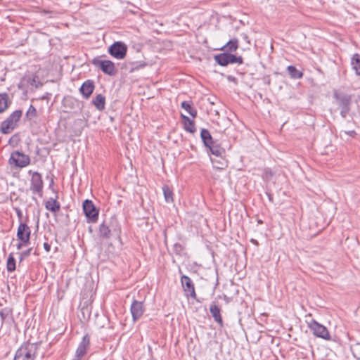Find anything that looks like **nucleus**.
Returning a JSON list of instances; mask_svg holds the SVG:
<instances>
[{
  "instance_id": "a211bd4d",
  "label": "nucleus",
  "mask_w": 360,
  "mask_h": 360,
  "mask_svg": "<svg viewBox=\"0 0 360 360\" xmlns=\"http://www.w3.org/2000/svg\"><path fill=\"white\" fill-rule=\"evenodd\" d=\"M239 46L238 40L236 38L230 39L221 49L226 53H233L237 51Z\"/></svg>"
},
{
  "instance_id": "423d86ee",
  "label": "nucleus",
  "mask_w": 360,
  "mask_h": 360,
  "mask_svg": "<svg viewBox=\"0 0 360 360\" xmlns=\"http://www.w3.org/2000/svg\"><path fill=\"white\" fill-rule=\"evenodd\" d=\"M44 183L41 175L38 172H34L30 180V190L32 193L38 194L41 198L43 195Z\"/></svg>"
},
{
  "instance_id": "4be33fe9",
  "label": "nucleus",
  "mask_w": 360,
  "mask_h": 360,
  "mask_svg": "<svg viewBox=\"0 0 360 360\" xmlns=\"http://www.w3.org/2000/svg\"><path fill=\"white\" fill-rule=\"evenodd\" d=\"M93 105L98 110H103L105 108V98L102 94H98L92 101Z\"/></svg>"
},
{
  "instance_id": "9b49d317",
  "label": "nucleus",
  "mask_w": 360,
  "mask_h": 360,
  "mask_svg": "<svg viewBox=\"0 0 360 360\" xmlns=\"http://www.w3.org/2000/svg\"><path fill=\"white\" fill-rule=\"evenodd\" d=\"M31 231L25 223H20L17 231V238L24 244L30 243Z\"/></svg>"
},
{
  "instance_id": "bb28decb",
  "label": "nucleus",
  "mask_w": 360,
  "mask_h": 360,
  "mask_svg": "<svg viewBox=\"0 0 360 360\" xmlns=\"http://www.w3.org/2000/svg\"><path fill=\"white\" fill-rule=\"evenodd\" d=\"M126 68L129 70L130 72H134V70H139L140 68H143L146 66V63L145 62H132L125 63Z\"/></svg>"
},
{
  "instance_id": "412c9836",
  "label": "nucleus",
  "mask_w": 360,
  "mask_h": 360,
  "mask_svg": "<svg viewBox=\"0 0 360 360\" xmlns=\"http://www.w3.org/2000/svg\"><path fill=\"white\" fill-rule=\"evenodd\" d=\"M181 118L184 121L185 130L193 134L196 130L194 121L184 115H181Z\"/></svg>"
},
{
  "instance_id": "f03ea898",
  "label": "nucleus",
  "mask_w": 360,
  "mask_h": 360,
  "mask_svg": "<svg viewBox=\"0 0 360 360\" xmlns=\"http://www.w3.org/2000/svg\"><path fill=\"white\" fill-rule=\"evenodd\" d=\"M22 111L16 110L13 112L1 124L0 131L3 134H8L18 127V122L22 117Z\"/></svg>"
},
{
  "instance_id": "ddd939ff",
  "label": "nucleus",
  "mask_w": 360,
  "mask_h": 360,
  "mask_svg": "<svg viewBox=\"0 0 360 360\" xmlns=\"http://www.w3.org/2000/svg\"><path fill=\"white\" fill-rule=\"evenodd\" d=\"M235 55L232 53L224 52L214 56L215 61L221 66H226L234 63Z\"/></svg>"
},
{
  "instance_id": "ea45409f",
  "label": "nucleus",
  "mask_w": 360,
  "mask_h": 360,
  "mask_svg": "<svg viewBox=\"0 0 360 360\" xmlns=\"http://www.w3.org/2000/svg\"><path fill=\"white\" fill-rule=\"evenodd\" d=\"M15 210L16 212L18 217L20 220L22 217V212L21 210L18 207H16V208H15Z\"/></svg>"
},
{
  "instance_id": "c756f323",
  "label": "nucleus",
  "mask_w": 360,
  "mask_h": 360,
  "mask_svg": "<svg viewBox=\"0 0 360 360\" xmlns=\"http://www.w3.org/2000/svg\"><path fill=\"white\" fill-rule=\"evenodd\" d=\"M162 191H163L165 201L167 202H173V192H172V190L169 187V186L164 185L162 186Z\"/></svg>"
},
{
  "instance_id": "58836bf2",
  "label": "nucleus",
  "mask_w": 360,
  "mask_h": 360,
  "mask_svg": "<svg viewBox=\"0 0 360 360\" xmlns=\"http://www.w3.org/2000/svg\"><path fill=\"white\" fill-rule=\"evenodd\" d=\"M243 63V59L241 56H235L234 63L242 64Z\"/></svg>"
},
{
  "instance_id": "e433bc0d",
  "label": "nucleus",
  "mask_w": 360,
  "mask_h": 360,
  "mask_svg": "<svg viewBox=\"0 0 360 360\" xmlns=\"http://www.w3.org/2000/svg\"><path fill=\"white\" fill-rule=\"evenodd\" d=\"M32 248H29L27 250L23 251L20 254V260L22 261L25 257H27L30 255Z\"/></svg>"
},
{
  "instance_id": "0eeeda50",
  "label": "nucleus",
  "mask_w": 360,
  "mask_h": 360,
  "mask_svg": "<svg viewBox=\"0 0 360 360\" xmlns=\"http://www.w3.org/2000/svg\"><path fill=\"white\" fill-rule=\"evenodd\" d=\"M127 47L122 41H115L108 48V53L116 59H123L127 54Z\"/></svg>"
},
{
  "instance_id": "a19ab883",
  "label": "nucleus",
  "mask_w": 360,
  "mask_h": 360,
  "mask_svg": "<svg viewBox=\"0 0 360 360\" xmlns=\"http://www.w3.org/2000/svg\"><path fill=\"white\" fill-rule=\"evenodd\" d=\"M18 140V135L14 134L9 140V143H12L13 141H17Z\"/></svg>"
},
{
  "instance_id": "2f4dec72",
  "label": "nucleus",
  "mask_w": 360,
  "mask_h": 360,
  "mask_svg": "<svg viewBox=\"0 0 360 360\" xmlns=\"http://www.w3.org/2000/svg\"><path fill=\"white\" fill-rule=\"evenodd\" d=\"M26 118L28 120H32L34 117L37 116V112L35 107L32 105H30L26 114H25Z\"/></svg>"
},
{
  "instance_id": "7c9ffc66",
  "label": "nucleus",
  "mask_w": 360,
  "mask_h": 360,
  "mask_svg": "<svg viewBox=\"0 0 360 360\" xmlns=\"http://www.w3.org/2000/svg\"><path fill=\"white\" fill-rule=\"evenodd\" d=\"M6 268L8 272L15 270V259L13 253H10L7 259Z\"/></svg>"
},
{
  "instance_id": "b1692460",
  "label": "nucleus",
  "mask_w": 360,
  "mask_h": 360,
  "mask_svg": "<svg viewBox=\"0 0 360 360\" xmlns=\"http://www.w3.org/2000/svg\"><path fill=\"white\" fill-rule=\"evenodd\" d=\"M9 96L7 93H0V113L4 112L9 105Z\"/></svg>"
},
{
  "instance_id": "5701e85b",
  "label": "nucleus",
  "mask_w": 360,
  "mask_h": 360,
  "mask_svg": "<svg viewBox=\"0 0 360 360\" xmlns=\"http://www.w3.org/2000/svg\"><path fill=\"white\" fill-rule=\"evenodd\" d=\"M45 207L46 210L54 213L58 212L60 209V203L56 199L53 198H51L46 202Z\"/></svg>"
},
{
  "instance_id": "c03bdc74",
  "label": "nucleus",
  "mask_w": 360,
  "mask_h": 360,
  "mask_svg": "<svg viewBox=\"0 0 360 360\" xmlns=\"http://www.w3.org/2000/svg\"><path fill=\"white\" fill-rule=\"evenodd\" d=\"M53 184H54L53 179H51L50 184H49V188L53 190Z\"/></svg>"
},
{
  "instance_id": "f704fd0d",
  "label": "nucleus",
  "mask_w": 360,
  "mask_h": 360,
  "mask_svg": "<svg viewBox=\"0 0 360 360\" xmlns=\"http://www.w3.org/2000/svg\"><path fill=\"white\" fill-rule=\"evenodd\" d=\"M356 132L355 130L352 129V130H342L340 131V136L342 138H344V136L345 135H348L351 137H355L356 136Z\"/></svg>"
},
{
  "instance_id": "7ed1b4c3",
  "label": "nucleus",
  "mask_w": 360,
  "mask_h": 360,
  "mask_svg": "<svg viewBox=\"0 0 360 360\" xmlns=\"http://www.w3.org/2000/svg\"><path fill=\"white\" fill-rule=\"evenodd\" d=\"M333 97L336 99L337 104L340 108V115L345 118L350 111V105L352 103V96L344 93L335 91Z\"/></svg>"
},
{
  "instance_id": "f8f14e48",
  "label": "nucleus",
  "mask_w": 360,
  "mask_h": 360,
  "mask_svg": "<svg viewBox=\"0 0 360 360\" xmlns=\"http://www.w3.org/2000/svg\"><path fill=\"white\" fill-rule=\"evenodd\" d=\"M90 346V338L88 334H86L81 342L79 343L75 354V358L72 360H81V358L84 356Z\"/></svg>"
},
{
  "instance_id": "de8ad7c7",
  "label": "nucleus",
  "mask_w": 360,
  "mask_h": 360,
  "mask_svg": "<svg viewBox=\"0 0 360 360\" xmlns=\"http://www.w3.org/2000/svg\"><path fill=\"white\" fill-rule=\"evenodd\" d=\"M251 242H252V243H254V244L257 245H258V242H257L256 240H255V239H252V240H251Z\"/></svg>"
},
{
  "instance_id": "6ab92c4d",
  "label": "nucleus",
  "mask_w": 360,
  "mask_h": 360,
  "mask_svg": "<svg viewBox=\"0 0 360 360\" xmlns=\"http://www.w3.org/2000/svg\"><path fill=\"white\" fill-rule=\"evenodd\" d=\"M200 137L205 146L207 148L215 142V141L213 140L210 131L206 129H201Z\"/></svg>"
},
{
  "instance_id": "72a5a7b5",
  "label": "nucleus",
  "mask_w": 360,
  "mask_h": 360,
  "mask_svg": "<svg viewBox=\"0 0 360 360\" xmlns=\"http://www.w3.org/2000/svg\"><path fill=\"white\" fill-rule=\"evenodd\" d=\"M184 249V246L179 243H175L173 246V251L177 255H181Z\"/></svg>"
},
{
  "instance_id": "393cba45",
  "label": "nucleus",
  "mask_w": 360,
  "mask_h": 360,
  "mask_svg": "<svg viewBox=\"0 0 360 360\" xmlns=\"http://www.w3.org/2000/svg\"><path fill=\"white\" fill-rule=\"evenodd\" d=\"M192 101H183L181 103V107L188 112V113L193 117L197 116V110L192 106Z\"/></svg>"
},
{
  "instance_id": "2eb2a0df",
  "label": "nucleus",
  "mask_w": 360,
  "mask_h": 360,
  "mask_svg": "<svg viewBox=\"0 0 360 360\" xmlns=\"http://www.w3.org/2000/svg\"><path fill=\"white\" fill-rule=\"evenodd\" d=\"M210 312L214 319V321L222 328L224 326V321L221 315V309L215 302H212L210 307Z\"/></svg>"
},
{
  "instance_id": "4c0bfd02",
  "label": "nucleus",
  "mask_w": 360,
  "mask_h": 360,
  "mask_svg": "<svg viewBox=\"0 0 360 360\" xmlns=\"http://www.w3.org/2000/svg\"><path fill=\"white\" fill-rule=\"evenodd\" d=\"M6 75L3 64L0 63V80L4 81V76Z\"/></svg>"
},
{
  "instance_id": "f3484780",
  "label": "nucleus",
  "mask_w": 360,
  "mask_h": 360,
  "mask_svg": "<svg viewBox=\"0 0 360 360\" xmlns=\"http://www.w3.org/2000/svg\"><path fill=\"white\" fill-rule=\"evenodd\" d=\"M0 317L1 319V323L11 324L13 322V310L10 307H5L0 310Z\"/></svg>"
},
{
  "instance_id": "c85d7f7f",
  "label": "nucleus",
  "mask_w": 360,
  "mask_h": 360,
  "mask_svg": "<svg viewBox=\"0 0 360 360\" xmlns=\"http://www.w3.org/2000/svg\"><path fill=\"white\" fill-rule=\"evenodd\" d=\"M99 233L101 237L108 239L111 236V231L109 229L108 226H107L105 222L102 223L99 226Z\"/></svg>"
},
{
  "instance_id": "4468645a",
  "label": "nucleus",
  "mask_w": 360,
  "mask_h": 360,
  "mask_svg": "<svg viewBox=\"0 0 360 360\" xmlns=\"http://www.w3.org/2000/svg\"><path fill=\"white\" fill-rule=\"evenodd\" d=\"M130 310L133 321H137L141 317L144 311L143 302L134 300L131 303Z\"/></svg>"
},
{
  "instance_id": "9d476101",
  "label": "nucleus",
  "mask_w": 360,
  "mask_h": 360,
  "mask_svg": "<svg viewBox=\"0 0 360 360\" xmlns=\"http://www.w3.org/2000/svg\"><path fill=\"white\" fill-rule=\"evenodd\" d=\"M181 282L186 296L188 297H191L193 299H196V293L195 291L194 284L191 279L188 276L183 275L181 277Z\"/></svg>"
},
{
  "instance_id": "39448f33",
  "label": "nucleus",
  "mask_w": 360,
  "mask_h": 360,
  "mask_svg": "<svg viewBox=\"0 0 360 360\" xmlns=\"http://www.w3.org/2000/svg\"><path fill=\"white\" fill-rule=\"evenodd\" d=\"M91 63L96 67L101 69V70L110 76H113L117 73V70L115 66V63L109 60H100L98 58H95L92 60Z\"/></svg>"
},
{
  "instance_id": "dca6fc26",
  "label": "nucleus",
  "mask_w": 360,
  "mask_h": 360,
  "mask_svg": "<svg viewBox=\"0 0 360 360\" xmlns=\"http://www.w3.org/2000/svg\"><path fill=\"white\" fill-rule=\"evenodd\" d=\"M94 88V82L92 80L88 79L82 84L79 89V91L83 97L87 99L92 94Z\"/></svg>"
},
{
  "instance_id": "6e6552de",
  "label": "nucleus",
  "mask_w": 360,
  "mask_h": 360,
  "mask_svg": "<svg viewBox=\"0 0 360 360\" xmlns=\"http://www.w3.org/2000/svg\"><path fill=\"white\" fill-rule=\"evenodd\" d=\"M9 161L11 164L22 168L30 163V158L27 155L16 150L11 153Z\"/></svg>"
},
{
  "instance_id": "c9c22d12",
  "label": "nucleus",
  "mask_w": 360,
  "mask_h": 360,
  "mask_svg": "<svg viewBox=\"0 0 360 360\" xmlns=\"http://www.w3.org/2000/svg\"><path fill=\"white\" fill-rule=\"evenodd\" d=\"M274 176V172L269 168H265L264 170L263 178L269 181Z\"/></svg>"
},
{
  "instance_id": "09e8293b",
  "label": "nucleus",
  "mask_w": 360,
  "mask_h": 360,
  "mask_svg": "<svg viewBox=\"0 0 360 360\" xmlns=\"http://www.w3.org/2000/svg\"><path fill=\"white\" fill-rule=\"evenodd\" d=\"M65 102H70V103H72L73 101L72 99H68V100H65Z\"/></svg>"
},
{
  "instance_id": "f257e3e1",
  "label": "nucleus",
  "mask_w": 360,
  "mask_h": 360,
  "mask_svg": "<svg viewBox=\"0 0 360 360\" xmlns=\"http://www.w3.org/2000/svg\"><path fill=\"white\" fill-rule=\"evenodd\" d=\"M41 342H27L21 345L15 352L13 360H34Z\"/></svg>"
},
{
  "instance_id": "473e14b6",
  "label": "nucleus",
  "mask_w": 360,
  "mask_h": 360,
  "mask_svg": "<svg viewBox=\"0 0 360 360\" xmlns=\"http://www.w3.org/2000/svg\"><path fill=\"white\" fill-rule=\"evenodd\" d=\"M353 356L356 359H360V343H356L350 347Z\"/></svg>"
},
{
  "instance_id": "79ce46f5",
  "label": "nucleus",
  "mask_w": 360,
  "mask_h": 360,
  "mask_svg": "<svg viewBox=\"0 0 360 360\" xmlns=\"http://www.w3.org/2000/svg\"><path fill=\"white\" fill-rule=\"evenodd\" d=\"M44 248L46 252H49L51 250V245L48 243H44Z\"/></svg>"
},
{
  "instance_id": "37998d69",
  "label": "nucleus",
  "mask_w": 360,
  "mask_h": 360,
  "mask_svg": "<svg viewBox=\"0 0 360 360\" xmlns=\"http://www.w3.org/2000/svg\"><path fill=\"white\" fill-rule=\"evenodd\" d=\"M228 80L234 83H237V79L233 76H228L227 77Z\"/></svg>"
},
{
  "instance_id": "aec40b11",
  "label": "nucleus",
  "mask_w": 360,
  "mask_h": 360,
  "mask_svg": "<svg viewBox=\"0 0 360 360\" xmlns=\"http://www.w3.org/2000/svg\"><path fill=\"white\" fill-rule=\"evenodd\" d=\"M209 151L216 157H222L225 154V150L217 142L213 143L207 148Z\"/></svg>"
},
{
  "instance_id": "a878e982",
  "label": "nucleus",
  "mask_w": 360,
  "mask_h": 360,
  "mask_svg": "<svg viewBox=\"0 0 360 360\" xmlns=\"http://www.w3.org/2000/svg\"><path fill=\"white\" fill-rule=\"evenodd\" d=\"M351 65L356 75H360V55L355 53L351 60Z\"/></svg>"
},
{
  "instance_id": "20e7f679",
  "label": "nucleus",
  "mask_w": 360,
  "mask_h": 360,
  "mask_svg": "<svg viewBox=\"0 0 360 360\" xmlns=\"http://www.w3.org/2000/svg\"><path fill=\"white\" fill-rule=\"evenodd\" d=\"M83 212L88 223H96L98 219V210L91 200H85L82 204Z\"/></svg>"
},
{
  "instance_id": "1a4fd4ad",
  "label": "nucleus",
  "mask_w": 360,
  "mask_h": 360,
  "mask_svg": "<svg viewBox=\"0 0 360 360\" xmlns=\"http://www.w3.org/2000/svg\"><path fill=\"white\" fill-rule=\"evenodd\" d=\"M309 327L315 336L327 340L330 339V335L327 328L315 320L311 321L309 324Z\"/></svg>"
},
{
  "instance_id": "cd10ccee",
  "label": "nucleus",
  "mask_w": 360,
  "mask_h": 360,
  "mask_svg": "<svg viewBox=\"0 0 360 360\" xmlns=\"http://www.w3.org/2000/svg\"><path fill=\"white\" fill-rule=\"evenodd\" d=\"M287 70L292 79H300L303 77V73L293 65H289Z\"/></svg>"
},
{
  "instance_id": "49530a36",
  "label": "nucleus",
  "mask_w": 360,
  "mask_h": 360,
  "mask_svg": "<svg viewBox=\"0 0 360 360\" xmlns=\"http://www.w3.org/2000/svg\"><path fill=\"white\" fill-rule=\"evenodd\" d=\"M22 248V243H19L17 245V249H18V250H20Z\"/></svg>"
},
{
  "instance_id": "a18cd8bd",
  "label": "nucleus",
  "mask_w": 360,
  "mask_h": 360,
  "mask_svg": "<svg viewBox=\"0 0 360 360\" xmlns=\"http://www.w3.org/2000/svg\"><path fill=\"white\" fill-rule=\"evenodd\" d=\"M268 195V198H269V200L271 201V202H273V196L270 193H267Z\"/></svg>"
}]
</instances>
